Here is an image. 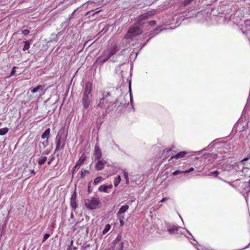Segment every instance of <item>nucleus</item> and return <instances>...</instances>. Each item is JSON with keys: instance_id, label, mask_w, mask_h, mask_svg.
I'll use <instances>...</instances> for the list:
<instances>
[{"instance_id": "30", "label": "nucleus", "mask_w": 250, "mask_h": 250, "mask_svg": "<svg viewBox=\"0 0 250 250\" xmlns=\"http://www.w3.org/2000/svg\"><path fill=\"white\" fill-rule=\"evenodd\" d=\"M192 1H191V0H185L184 1H183V4L184 5V6H187L189 4H190Z\"/></svg>"}, {"instance_id": "9", "label": "nucleus", "mask_w": 250, "mask_h": 250, "mask_svg": "<svg viewBox=\"0 0 250 250\" xmlns=\"http://www.w3.org/2000/svg\"><path fill=\"white\" fill-rule=\"evenodd\" d=\"M240 165L243 166L244 168L250 169V157H247L240 161Z\"/></svg>"}, {"instance_id": "46", "label": "nucleus", "mask_w": 250, "mask_h": 250, "mask_svg": "<svg viewBox=\"0 0 250 250\" xmlns=\"http://www.w3.org/2000/svg\"><path fill=\"white\" fill-rule=\"evenodd\" d=\"M2 125V123L1 122H0V126L1 125Z\"/></svg>"}, {"instance_id": "43", "label": "nucleus", "mask_w": 250, "mask_h": 250, "mask_svg": "<svg viewBox=\"0 0 250 250\" xmlns=\"http://www.w3.org/2000/svg\"><path fill=\"white\" fill-rule=\"evenodd\" d=\"M51 161H49V162H48V165H50V164H51Z\"/></svg>"}, {"instance_id": "27", "label": "nucleus", "mask_w": 250, "mask_h": 250, "mask_svg": "<svg viewBox=\"0 0 250 250\" xmlns=\"http://www.w3.org/2000/svg\"><path fill=\"white\" fill-rule=\"evenodd\" d=\"M219 171L218 170H215L214 171L210 172L208 175H213L214 177H216L219 174Z\"/></svg>"}, {"instance_id": "13", "label": "nucleus", "mask_w": 250, "mask_h": 250, "mask_svg": "<svg viewBox=\"0 0 250 250\" xmlns=\"http://www.w3.org/2000/svg\"><path fill=\"white\" fill-rule=\"evenodd\" d=\"M112 187L113 186L111 184L109 185L108 186L102 185L99 187L98 190L100 192H104L107 193L108 192V189L112 188Z\"/></svg>"}, {"instance_id": "35", "label": "nucleus", "mask_w": 250, "mask_h": 250, "mask_svg": "<svg viewBox=\"0 0 250 250\" xmlns=\"http://www.w3.org/2000/svg\"><path fill=\"white\" fill-rule=\"evenodd\" d=\"M29 33H30V31L28 29H24L22 31V34H23L24 35H27L29 34Z\"/></svg>"}, {"instance_id": "12", "label": "nucleus", "mask_w": 250, "mask_h": 250, "mask_svg": "<svg viewBox=\"0 0 250 250\" xmlns=\"http://www.w3.org/2000/svg\"><path fill=\"white\" fill-rule=\"evenodd\" d=\"M187 154V152L186 151H180L177 154L172 156L170 159V160H172L173 159H178L180 158H182L185 157L186 155Z\"/></svg>"}, {"instance_id": "29", "label": "nucleus", "mask_w": 250, "mask_h": 250, "mask_svg": "<svg viewBox=\"0 0 250 250\" xmlns=\"http://www.w3.org/2000/svg\"><path fill=\"white\" fill-rule=\"evenodd\" d=\"M49 236H50V234L45 233L43 237L42 243L44 242L49 237Z\"/></svg>"}, {"instance_id": "21", "label": "nucleus", "mask_w": 250, "mask_h": 250, "mask_svg": "<svg viewBox=\"0 0 250 250\" xmlns=\"http://www.w3.org/2000/svg\"><path fill=\"white\" fill-rule=\"evenodd\" d=\"M47 160L46 156H43L41 157L38 160V163L39 165H42L45 163Z\"/></svg>"}, {"instance_id": "37", "label": "nucleus", "mask_w": 250, "mask_h": 250, "mask_svg": "<svg viewBox=\"0 0 250 250\" xmlns=\"http://www.w3.org/2000/svg\"><path fill=\"white\" fill-rule=\"evenodd\" d=\"M110 57H109V56L108 55H107V56L106 58H105V59H104L102 62V63H104V62H107L110 58Z\"/></svg>"}, {"instance_id": "28", "label": "nucleus", "mask_w": 250, "mask_h": 250, "mask_svg": "<svg viewBox=\"0 0 250 250\" xmlns=\"http://www.w3.org/2000/svg\"><path fill=\"white\" fill-rule=\"evenodd\" d=\"M101 179H102V177H98L96 178H95L94 181V184L95 185H98L100 183Z\"/></svg>"}, {"instance_id": "22", "label": "nucleus", "mask_w": 250, "mask_h": 250, "mask_svg": "<svg viewBox=\"0 0 250 250\" xmlns=\"http://www.w3.org/2000/svg\"><path fill=\"white\" fill-rule=\"evenodd\" d=\"M121 178L120 175H118L115 178L114 181V185L115 187H117L119 185V184L121 182Z\"/></svg>"}, {"instance_id": "4", "label": "nucleus", "mask_w": 250, "mask_h": 250, "mask_svg": "<svg viewBox=\"0 0 250 250\" xmlns=\"http://www.w3.org/2000/svg\"><path fill=\"white\" fill-rule=\"evenodd\" d=\"M56 147L55 152L59 151L60 149H63L65 145V141L64 139H62V136L58 135L56 137Z\"/></svg>"}, {"instance_id": "18", "label": "nucleus", "mask_w": 250, "mask_h": 250, "mask_svg": "<svg viewBox=\"0 0 250 250\" xmlns=\"http://www.w3.org/2000/svg\"><path fill=\"white\" fill-rule=\"evenodd\" d=\"M50 132V129L49 128H47L45 130V131L43 132V133L42 135V139H44L46 138L48 139Z\"/></svg>"}, {"instance_id": "15", "label": "nucleus", "mask_w": 250, "mask_h": 250, "mask_svg": "<svg viewBox=\"0 0 250 250\" xmlns=\"http://www.w3.org/2000/svg\"><path fill=\"white\" fill-rule=\"evenodd\" d=\"M129 208V206L127 205L123 206L118 211L117 215V216H122V214L125 213Z\"/></svg>"}, {"instance_id": "20", "label": "nucleus", "mask_w": 250, "mask_h": 250, "mask_svg": "<svg viewBox=\"0 0 250 250\" xmlns=\"http://www.w3.org/2000/svg\"><path fill=\"white\" fill-rule=\"evenodd\" d=\"M31 40L30 41H24L23 42L25 43L24 45V46H23V51H25L26 50H28L29 48H30V42H31Z\"/></svg>"}, {"instance_id": "3", "label": "nucleus", "mask_w": 250, "mask_h": 250, "mask_svg": "<svg viewBox=\"0 0 250 250\" xmlns=\"http://www.w3.org/2000/svg\"><path fill=\"white\" fill-rule=\"evenodd\" d=\"M142 30L138 26H134L130 28L126 34L125 35V38L126 39H131L133 37L141 34Z\"/></svg>"}, {"instance_id": "10", "label": "nucleus", "mask_w": 250, "mask_h": 250, "mask_svg": "<svg viewBox=\"0 0 250 250\" xmlns=\"http://www.w3.org/2000/svg\"><path fill=\"white\" fill-rule=\"evenodd\" d=\"M106 161L104 159H101L98 161L95 165V168L98 170H101L104 168L105 164L106 163Z\"/></svg>"}, {"instance_id": "26", "label": "nucleus", "mask_w": 250, "mask_h": 250, "mask_svg": "<svg viewBox=\"0 0 250 250\" xmlns=\"http://www.w3.org/2000/svg\"><path fill=\"white\" fill-rule=\"evenodd\" d=\"M117 217L120 220V226H123L125 224V222L124 221V216H117Z\"/></svg>"}, {"instance_id": "25", "label": "nucleus", "mask_w": 250, "mask_h": 250, "mask_svg": "<svg viewBox=\"0 0 250 250\" xmlns=\"http://www.w3.org/2000/svg\"><path fill=\"white\" fill-rule=\"evenodd\" d=\"M167 230L170 233H174V232L177 231L178 228H177V227L174 226L172 228L168 229Z\"/></svg>"}, {"instance_id": "45", "label": "nucleus", "mask_w": 250, "mask_h": 250, "mask_svg": "<svg viewBox=\"0 0 250 250\" xmlns=\"http://www.w3.org/2000/svg\"><path fill=\"white\" fill-rule=\"evenodd\" d=\"M91 13V11H89L88 12H87V14H88V13Z\"/></svg>"}, {"instance_id": "17", "label": "nucleus", "mask_w": 250, "mask_h": 250, "mask_svg": "<svg viewBox=\"0 0 250 250\" xmlns=\"http://www.w3.org/2000/svg\"><path fill=\"white\" fill-rule=\"evenodd\" d=\"M120 50L119 47L117 45H115L113 46V47L111 49L110 52L108 53V55L109 56V57H111L113 55L116 54L119 50Z\"/></svg>"}, {"instance_id": "38", "label": "nucleus", "mask_w": 250, "mask_h": 250, "mask_svg": "<svg viewBox=\"0 0 250 250\" xmlns=\"http://www.w3.org/2000/svg\"><path fill=\"white\" fill-rule=\"evenodd\" d=\"M168 199V198L167 197H164L163 198L161 201L160 202L161 203H163V202H165Z\"/></svg>"}, {"instance_id": "14", "label": "nucleus", "mask_w": 250, "mask_h": 250, "mask_svg": "<svg viewBox=\"0 0 250 250\" xmlns=\"http://www.w3.org/2000/svg\"><path fill=\"white\" fill-rule=\"evenodd\" d=\"M44 88V86L42 85H38L37 87L31 88L30 90L33 93L36 92H42Z\"/></svg>"}, {"instance_id": "19", "label": "nucleus", "mask_w": 250, "mask_h": 250, "mask_svg": "<svg viewBox=\"0 0 250 250\" xmlns=\"http://www.w3.org/2000/svg\"><path fill=\"white\" fill-rule=\"evenodd\" d=\"M90 172L88 170L84 169L83 168L82 169L81 171V178L83 179L84 178L86 175L89 174Z\"/></svg>"}, {"instance_id": "6", "label": "nucleus", "mask_w": 250, "mask_h": 250, "mask_svg": "<svg viewBox=\"0 0 250 250\" xmlns=\"http://www.w3.org/2000/svg\"><path fill=\"white\" fill-rule=\"evenodd\" d=\"M153 15H154V12L152 11L146 12L138 17V22L140 23L142 21L147 19L148 17H151Z\"/></svg>"}, {"instance_id": "34", "label": "nucleus", "mask_w": 250, "mask_h": 250, "mask_svg": "<svg viewBox=\"0 0 250 250\" xmlns=\"http://www.w3.org/2000/svg\"><path fill=\"white\" fill-rule=\"evenodd\" d=\"M194 168H193V167H191V168H189V169H188V170H184V173H185V174H186V173H189V172H191V171H193V170H194Z\"/></svg>"}, {"instance_id": "16", "label": "nucleus", "mask_w": 250, "mask_h": 250, "mask_svg": "<svg viewBox=\"0 0 250 250\" xmlns=\"http://www.w3.org/2000/svg\"><path fill=\"white\" fill-rule=\"evenodd\" d=\"M86 158V156L84 153L82 154L81 157H80L79 160L76 163V166H81L82 165L84 162L85 161Z\"/></svg>"}, {"instance_id": "39", "label": "nucleus", "mask_w": 250, "mask_h": 250, "mask_svg": "<svg viewBox=\"0 0 250 250\" xmlns=\"http://www.w3.org/2000/svg\"><path fill=\"white\" fill-rule=\"evenodd\" d=\"M79 166H76V164L75 165V166L73 167L72 168V171H73V173L74 172V171H75L76 170V168H77V167H78Z\"/></svg>"}, {"instance_id": "7", "label": "nucleus", "mask_w": 250, "mask_h": 250, "mask_svg": "<svg viewBox=\"0 0 250 250\" xmlns=\"http://www.w3.org/2000/svg\"><path fill=\"white\" fill-rule=\"evenodd\" d=\"M77 193L75 191L71 195V197L70 198V206L72 209L75 210L77 208Z\"/></svg>"}, {"instance_id": "36", "label": "nucleus", "mask_w": 250, "mask_h": 250, "mask_svg": "<svg viewBox=\"0 0 250 250\" xmlns=\"http://www.w3.org/2000/svg\"><path fill=\"white\" fill-rule=\"evenodd\" d=\"M16 67L15 66H14V67L13 68V69H12V71H11V73H10V77H11V76H13V75H15V72H16V71H15V69H16Z\"/></svg>"}, {"instance_id": "47", "label": "nucleus", "mask_w": 250, "mask_h": 250, "mask_svg": "<svg viewBox=\"0 0 250 250\" xmlns=\"http://www.w3.org/2000/svg\"><path fill=\"white\" fill-rule=\"evenodd\" d=\"M194 0H191L192 1H193Z\"/></svg>"}, {"instance_id": "31", "label": "nucleus", "mask_w": 250, "mask_h": 250, "mask_svg": "<svg viewBox=\"0 0 250 250\" xmlns=\"http://www.w3.org/2000/svg\"><path fill=\"white\" fill-rule=\"evenodd\" d=\"M181 173H184V171L177 170L174 171L173 172L172 174L173 175H177L178 174H181Z\"/></svg>"}, {"instance_id": "44", "label": "nucleus", "mask_w": 250, "mask_h": 250, "mask_svg": "<svg viewBox=\"0 0 250 250\" xmlns=\"http://www.w3.org/2000/svg\"><path fill=\"white\" fill-rule=\"evenodd\" d=\"M121 247L122 248V247H123V243H121Z\"/></svg>"}, {"instance_id": "2", "label": "nucleus", "mask_w": 250, "mask_h": 250, "mask_svg": "<svg viewBox=\"0 0 250 250\" xmlns=\"http://www.w3.org/2000/svg\"><path fill=\"white\" fill-rule=\"evenodd\" d=\"M85 207L89 209H95L102 206L101 203L98 198L92 197L90 199L84 200Z\"/></svg>"}, {"instance_id": "5", "label": "nucleus", "mask_w": 250, "mask_h": 250, "mask_svg": "<svg viewBox=\"0 0 250 250\" xmlns=\"http://www.w3.org/2000/svg\"><path fill=\"white\" fill-rule=\"evenodd\" d=\"M92 96V95H83V97L82 99V104L83 105V107L84 109H87L89 107L90 104V97Z\"/></svg>"}, {"instance_id": "32", "label": "nucleus", "mask_w": 250, "mask_h": 250, "mask_svg": "<svg viewBox=\"0 0 250 250\" xmlns=\"http://www.w3.org/2000/svg\"><path fill=\"white\" fill-rule=\"evenodd\" d=\"M125 178L126 180V183L128 184L129 182V177H128V174L127 172H125L124 174Z\"/></svg>"}, {"instance_id": "40", "label": "nucleus", "mask_w": 250, "mask_h": 250, "mask_svg": "<svg viewBox=\"0 0 250 250\" xmlns=\"http://www.w3.org/2000/svg\"><path fill=\"white\" fill-rule=\"evenodd\" d=\"M165 150L166 151L167 153H169L171 150V149L167 148Z\"/></svg>"}, {"instance_id": "41", "label": "nucleus", "mask_w": 250, "mask_h": 250, "mask_svg": "<svg viewBox=\"0 0 250 250\" xmlns=\"http://www.w3.org/2000/svg\"><path fill=\"white\" fill-rule=\"evenodd\" d=\"M30 172L32 174L35 175L36 172L35 171L34 169L30 170Z\"/></svg>"}, {"instance_id": "1", "label": "nucleus", "mask_w": 250, "mask_h": 250, "mask_svg": "<svg viewBox=\"0 0 250 250\" xmlns=\"http://www.w3.org/2000/svg\"><path fill=\"white\" fill-rule=\"evenodd\" d=\"M103 97L101 99L100 102L97 106L101 108H104L106 106L107 109L111 110L113 109L112 106L115 104V102L112 101V96L109 92L103 93Z\"/></svg>"}, {"instance_id": "24", "label": "nucleus", "mask_w": 250, "mask_h": 250, "mask_svg": "<svg viewBox=\"0 0 250 250\" xmlns=\"http://www.w3.org/2000/svg\"><path fill=\"white\" fill-rule=\"evenodd\" d=\"M110 229V225L109 224L105 225L104 230H103V233L105 234Z\"/></svg>"}, {"instance_id": "23", "label": "nucleus", "mask_w": 250, "mask_h": 250, "mask_svg": "<svg viewBox=\"0 0 250 250\" xmlns=\"http://www.w3.org/2000/svg\"><path fill=\"white\" fill-rule=\"evenodd\" d=\"M9 131V129L7 127H4L0 129V135H4Z\"/></svg>"}, {"instance_id": "8", "label": "nucleus", "mask_w": 250, "mask_h": 250, "mask_svg": "<svg viewBox=\"0 0 250 250\" xmlns=\"http://www.w3.org/2000/svg\"><path fill=\"white\" fill-rule=\"evenodd\" d=\"M92 84L91 82H86L83 95H90L92 91Z\"/></svg>"}, {"instance_id": "33", "label": "nucleus", "mask_w": 250, "mask_h": 250, "mask_svg": "<svg viewBox=\"0 0 250 250\" xmlns=\"http://www.w3.org/2000/svg\"><path fill=\"white\" fill-rule=\"evenodd\" d=\"M149 24L151 26H154L156 24V21L154 20L151 21L149 22Z\"/></svg>"}, {"instance_id": "42", "label": "nucleus", "mask_w": 250, "mask_h": 250, "mask_svg": "<svg viewBox=\"0 0 250 250\" xmlns=\"http://www.w3.org/2000/svg\"><path fill=\"white\" fill-rule=\"evenodd\" d=\"M100 11H97L96 12H95L94 14H93V15H94L95 14H96L97 13H98Z\"/></svg>"}, {"instance_id": "11", "label": "nucleus", "mask_w": 250, "mask_h": 250, "mask_svg": "<svg viewBox=\"0 0 250 250\" xmlns=\"http://www.w3.org/2000/svg\"><path fill=\"white\" fill-rule=\"evenodd\" d=\"M94 156L95 159H100L102 156V151L98 146H96L94 148Z\"/></svg>"}]
</instances>
